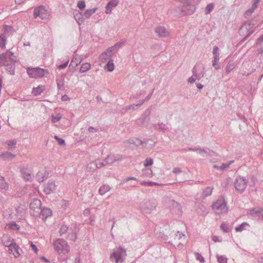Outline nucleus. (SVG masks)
<instances>
[{"instance_id":"39448f33","label":"nucleus","mask_w":263,"mask_h":263,"mask_svg":"<svg viewBox=\"0 0 263 263\" xmlns=\"http://www.w3.org/2000/svg\"><path fill=\"white\" fill-rule=\"evenodd\" d=\"M59 233L60 236H63L67 234V238L70 240L74 241L77 238V230L76 228H69L67 225L63 224L61 226L59 229Z\"/></svg>"},{"instance_id":"a18cd8bd","label":"nucleus","mask_w":263,"mask_h":263,"mask_svg":"<svg viewBox=\"0 0 263 263\" xmlns=\"http://www.w3.org/2000/svg\"><path fill=\"white\" fill-rule=\"evenodd\" d=\"M220 228L221 230H222V231L225 233H229L231 231V230L229 224L225 222H222L221 223Z\"/></svg>"},{"instance_id":"2f4dec72","label":"nucleus","mask_w":263,"mask_h":263,"mask_svg":"<svg viewBox=\"0 0 263 263\" xmlns=\"http://www.w3.org/2000/svg\"><path fill=\"white\" fill-rule=\"evenodd\" d=\"M45 90V86L44 85H40L36 88H33L32 91V93L34 96H38L41 95V93Z\"/></svg>"},{"instance_id":"79ce46f5","label":"nucleus","mask_w":263,"mask_h":263,"mask_svg":"<svg viewBox=\"0 0 263 263\" xmlns=\"http://www.w3.org/2000/svg\"><path fill=\"white\" fill-rule=\"evenodd\" d=\"M248 226H249V224L246 222H244L242 223L241 224L236 227L235 228V230L236 232H242L243 230H246V227Z\"/></svg>"},{"instance_id":"6e6d98bb","label":"nucleus","mask_w":263,"mask_h":263,"mask_svg":"<svg viewBox=\"0 0 263 263\" xmlns=\"http://www.w3.org/2000/svg\"><path fill=\"white\" fill-rule=\"evenodd\" d=\"M119 4V0H111L108 3V7H111V8H114L116 7Z\"/></svg>"},{"instance_id":"a878e982","label":"nucleus","mask_w":263,"mask_h":263,"mask_svg":"<svg viewBox=\"0 0 263 263\" xmlns=\"http://www.w3.org/2000/svg\"><path fill=\"white\" fill-rule=\"evenodd\" d=\"M15 62L11 63H7L6 64H2L6 66V70L10 73V74L13 75L15 73Z\"/></svg>"},{"instance_id":"5701e85b","label":"nucleus","mask_w":263,"mask_h":263,"mask_svg":"<svg viewBox=\"0 0 263 263\" xmlns=\"http://www.w3.org/2000/svg\"><path fill=\"white\" fill-rule=\"evenodd\" d=\"M199 65L196 64L192 69L193 76L189 78L188 82L190 83H193L195 82L196 79L198 80V77L197 76V68Z\"/></svg>"},{"instance_id":"f3484780","label":"nucleus","mask_w":263,"mask_h":263,"mask_svg":"<svg viewBox=\"0 0 263 263\" xmlns=\"http://www.w3.org/2000/svg\"><path fill=\"white\" fill-rule=\"evenodd\" d=\"M155 32L160 37H165L169 35V32L164 27L161 26H159L155 28Z\"/></svg>"},{"instance_id":"5fc2aeb1","label":"nucleus","mask_w":263,"mask_h":263,"mask_svg":"<svg viewBox=\"0 0 263 263\" xmlns=\"http://www.w3.org/2000/svg\"><path fill=\"white\" fill-rule=\"evenodd\" d=\"M235 67V65L233 63H229L227 65L226 68L227 73H229Z\"/></svg>"},{"instance_id":"774afa93","label":"nucleus","mask_w":263,"mask_h":263,"mask_svg":"<svg viewBox=\"0 0 263 263\" xmlns=\"http://www.w3.org/2000/svg\"><path fill=\"white\" fill-rule=\"evenodd\" d=\"M202 70L201 71L200 73H197V76L198 77V80H200L202 78H203L205 75V71H204V67L202 66Z\"/></svg>"},{"instance_id":"4468645a","label":"nucleus","mask_w":263,"mask_h":263,"mask_svg":"<svg viewBox=\"0 0 263 263\" xmlns=\"http://www.w3.org/2000/svg\"><path fill=\"white\" fill-rule=\"evenodd\" d=\"M22 176L25 181H31L33 179V177L30 173V171L25 167L21 168L20 170Z\"/></svg>"},{"instance_id":"aec40b11","label":"nucleus","mask_w":263,"mask_h":263,"mask_svg":"<svg viewBox=\"0 0 263 263\" xmlns=\"http://www.w3.org/2000/svg\"><path fill=\"white\" fill-rule=\"evenodd\" d=\"M254 26V24L251 22L245 23L239 29V32L240 34L242 33V31L243 30H245L246 31L248 32V33L251 30H255L254 29H253Z\"/></svg>"},{"instance_id":"1a4fd4ad","label":"nucleus","mask_w":263,"mask_h":263,"mask_svg":"<svg viewBox=\"0 0 263 263\" xmlns=\"http://www.w3.org/2000/svg\"><path fill=\"white\" fill-rule=\"evenodd\" d=\"M41 201L37 198H34L30 203V208L33 211L31 213L34 216H37L41 209Z\"/></svg>"},{"instance_id":"0eeeda50","label":"nucleus","mask_w":263,"mask_h":263,"mask_svg":"<svg viewBox=\"0 0 263 263\" xmlns=\"http://www.w3.org/2000/svg\"><path fill=\"white\" fill-rule=\"evenodd\" d=\"M247 183L248 181L245 177L240 176L237 177L234 182L236 190L242 193L246 188Z\"/></svg>"},{"instance_id":"ddd939ff","label":"nucleus","mask_w":263,"mask_h":263,"mask_svg":"<svg viewBox=\"0 0 263 263\" xmlns=\"http://www.w3.org/2000/svg\"><path fill=\"white\" fill-rule=\"evenodd\" d=\"M114 51L110 47L104 51L100 56V60L102 62H105L113 55Z\"/></svg>"},{"instance_id":"49530a36","label":"nucleus","mask_w":263,"mask_h":263,"mask_svg":"<svg viewBox=\"0 0 263 263\" xmlns=\"http://www.w3.org/2000/svg\"><path fill=\"white\" fill-rule=\"evenodd\" d=\"M219 60V57L216 56L212 61V65L215 69L218 70L220 68V66L218 65Z\"/></svg>"},{"instance_id":"052dcab7","label":"nucleus","mask_w":263,"mask_h":263,"mask_svg":"<svg viewBox=\"0 0 263 263\" xmlns=\"http://www.w3.org/2000/svg\"><path fill=\"white\" fill-rule=\"evenodd\" d=\"M196 259L200 261L201 262H204L205 260L203 257L198 253H195Z\"/></svg>"},{"instance_id":"a19ab883","label":"nucleus","mask_w":263,"mask_h":263,"mask_svg":"<svg viewBox=\"0 0 263 263\" xmlns=\"http://www.w3.org/2000/svg\"><path fill=\"white\" fill-rule=\"evenodd\" d=\"M114 64L112 60H109L107 64L105 66V69H107L108 71H112L114 69Z\"/></svg>"},{"instance_id":"4d7b16f0","label":"nucleus","mask_w":263,"mask_h":263,"mask_svg":"<svg viewBox=\"0 0 263 263\" xmlns=\"http://www.w3.org/2000/svg\"><path fill=\"white\" fill-rule=\"evenodd\" d=\"M254 11V10L253 8H250V9H249L245 12V13L244 14L245 17H246V18L249 17L252 15V14L253 13Z\"/></svg>"},{"instance_id":"f03ea898","label":"nucleus","mask_w":263,"mask_h":263,"mask_svg":"<svg viewBox=\"0 0 263 263\" xmlns=\"http://www.w3.org/2000/svg\"><path fill=\"white\" fill-rule=\"evenodd\" d=\"M126 256V250L121 247L114 248L110 255V260L115 263L122 262Z\"/></svg>"},{"instance_id":"603ef678","label":"nucleus","mask_w":263,"mask_h":263,"mask_svg":"<svg viewBox=\"0 0 263 263\" xmlns=\"http://www.w3.org/2000/svg\"><path fill=\"white\" fill-rule=\"evenodd\" d=\"M61 119L62 116L59 114L55 116L53 115L51 116V122L53 123L59 122Z\"/></svg>"},{"instance_id":"3c124183","label":"nucleus","mask_w":263,"mask_h":263,"mask_svg":"<svg viewBox=\"0 0 263 263\" xmlns=\"http://www.w3.org/2000/svg\"><path fill=\"white\" fill-rule=\"evenodd\" d=\"M234 160H231L227 163H222L220 166L219 169L220 170H224L229 167L230 165L234 162Z\"/></svg>"},{"instance_id":"bf43d9fd","label":"nucleus","mask_w":263,"mask_h":263,"mask_svg":"<svg viewBox=\"0 0 263 263\" xmlns=\"http://www.w3.org/2000/svg\"><path fill=\"white\" fill-rule=\"evenodd\" d=\"M255 30H252L249 31L247 34L241 40V43L244 42L247 40L254 32Z\"/></svg>"},{"instance_id":"6e6552de","label":"nucleus","mask_w":263,"mask_h":263,"mask_svg":"<svg viewBox=\"0 0 263 263\" xmlns=\"http://www.w3.org/2000/svg\"><path fill=\"white\" fill-rule=\"evenodd\" d=\"M33 15L35 18L39 17L42 20L47 19L49 16L48 11L44 6H40L35 8L34 10Z\"/></svg>"},{"instance_id":"bb28decb","label":"nucleus","mask_w":263,"mask_h":263,"mask_svg":"<svg viewBox=\"0 0 263 263\" xmlns=\"http://www.w3.org/2000/svg\"><path fill=\"white\" fill-rule=\"evenodd\" d=\"M74 17L78 24L80 25L84 22V16L81 12H77L74 13Z\"/></svg>"},{"instance_id":"09e8293b","label":"nucleus","mask_w":263,"mask_h":263,"mask_svg":"<svg viewBox=\"0 0 263 263\" xmlns=\"http://www.w3.org/2000/svg\"><path fill=\"white\" fill-rule=\"evenodd\" d=\"M140 184L145 186H152L153 185H158V183L153 181H142Z\"/></svg>"},{"instance_id":"a211bd4d","label":"nucleus","mask_w":263,"mask_h":263,"mask_svg":"<svg viewBox=\"0 0 263 263\" xmlns=\"http://www.w3.org/2000/svg\"><path fill=\"white\" fill-rule=\"evenodd\" d=\"M49 173L46 170H41L36 175V179L39 182H43L48 177Z\"/></svg>"},{"instance_id":"4be33fe9","label":"nucleus","mask_w":263,"mask_h":263,"mask_svg":"<svg viewBox=\"0 0 263 263\" xmlns=\"http://www.w3.org/2000/svg\"><path fill=\"white\" fill-rule=\"evenodd\" d=\"M196 152L201 156H204V154H206L209 156H212L214 153L213 151L210 149L208 148H202L201 147H197Z\"/></svg>"},{"instance_id":"680f3d73","label":"nucleus","mask_w":263,"mask_h":263,"mask_svg":"<svg viewBox=\"0 0 263 263\" xmlns=\"http://www.w3.org/2000/svg\"><path fill=\"white\" fill-rule=\"evenodd\" d=\"M219 48L217 46H215L213 48V54L214 55V58H215L216 56H217L218 57H219V53L218 52Z\"/></svg>"},{"instance_id":"f8f14e48","label":"nucleus","mask_w":263,"mask_h":263,"mask_svg":"<svg viewBox=\"0 0 263 263\" xmlns=\"http://www.w3.org/2000/svg\"><path fill=\"white\" fill-rule=\"evenodd\" d=\"M156 206L150 201H145L141 204V210L145 213H150L152 211L154 210Z\"/></svg>"},{"instance_id":"473e14b6","label":"nucleus","mask_w":263,"mask_h":263,"mask_svg":"<svg viewBox=\"0 0 263 263\" xmlns=\"http://www.w3.org/2000/svg\"><path fill=\"white\" fill-rule=\"evenodd\" d=\"M153 176V172L151 168H145L143 169L141 176L145 178V177H148L151 178Z\"/></svg>"},{"instance_id":"c03bdc74","label":"nucleus","mask_w":263,"mask_h":263,"mask_svg":"<svg viewBox=\"0 0 263 263\" xmlns=\"http://www.w3.org/2000/svg\"><path fill=\"white\" fill-rule=\"evenodd\" d=\"M216 257L218 263H227L228 258L225 256L217 254Z\"/></svg>"},{"instance_id":"393cba45","label":"nucleus","mask_w":263,"mask_h":263,"mask_svg":"<svg viewBox=\"0 0 263 263\" xmlns=\"http://www.w3.org/2000/svg\"><path fill=\"white\" fill-rule=\"evenodd\" d=\"M18 250V247L16 244H11L9 246V251H11L10 253H12L15 257H18L20 255Z\"/></svg>"},{"instance_id":"7ed1b4c3","label":"nucleus","mask_w":263,"mask_h":263,"mask_svg":"<svg viewBox=\"0 0 263 263\" xmlns=\"http://www.w3.org/2000/svg\"><path fill=\"white\" fill-rule=\"evenodd\" d=\"M53 246L55 250L59 254L68 253L70 251L69 246L63 239H57L54 241Z\"/></svg>"},{"instance_id":"c756f323","label":"nucleus","mask_w":263,"mask_h":263,"mask_svg":"<svg viewBox=\"0 0 263 263\" xmlns=\"http://www.w3.org/2000/svg\"><path fill=\"white\" fill-rule=\"evenodd\" d=\"M13 31V28L12 27L7 25L4 26V33L2 34L7 37L10 35Z\"/></svg>"},{"instance_id":"dca6fc26","label":"nucleus","mask_w":263,"mask_h":263,"mask_svg":"<svg viewBox=\"0 0 263 263\" xmlns=\"http://www.w3.org/2000/svg\"><path fill=\"white\" fill-rule=\"evenodd\" d=\"M56 186L54 181L49 180L45 186L44 191L46 194H50L55 190Z\"/></svg>"},{"instance_id":"9d476101","label":"nucleus","mask_w":263,"mask_h":263,"mask_svg":"<svg viewBox=\"0 0 263 263\" xmlns=\"http://www.w3.org/2000/svg\"><path fill=\"white\" fill-rule=\"evenodd\" d=\"M250 214L258 222H263V209L260 208H253L250 210Z\"/></svg>"},{"instance_id":"ea45409f","label":"nucleus","mask_w":263,"mask_h":263,"mask_svg":"<svg viewBox=\"0 0 263 263\" xmlns=\"http://www.w3.org/2000/svg\"><path fill=\"white\" fill-rule=\"evenodd\" d=\"M8 187V184L6 182L4 178L0 175V189L6 190Z\"/></svg>"},{"instance_id":"f704fd0d","label":"nucleus","mask_w":263,"mask_h":263,"mask_svg":"<svg viewBox=\"0 0 263 263\" xmlns=\"http://www.w3.org/2000/svg\"><path fill=\"white\" fill-rule=\"evenodd\" d=\"M1 157L4 159V160H12L13 159L15 155L12 154L11 153L9 152H6L5 153H4L1 154Z\"/></svg>"},{"instance_id":"412c9836","label":"nucleus","mask_w":263,"mask_h":263,"mask_svg":"<svg viewBox=\"0 0 263 263\" xmlns=\"http://www.w3.org/2000/svg\"><path fill=\"white\" fill-rule=\"evenodd\" d=\"M82 61V59L80 55L77 54L73 55L69 67L70 68L71 67H72L73 68H75L81 63Z\"/></svg>"},{"instance_id":"58836bf2","label":"nucleus","mask_w":263,"mask_h":263,"mask_svg":"<svg viewBox=\"0 0 263 263\" xmlns=\"http://www.w3.org/2000/svg\"><path fill=\"white\" fill-rule=\"evenodd\" d=\"M127 142L129 144H135L137 146L139 145H142L143 143H146V142H145V141H142L139 139H135L133 138L129 139L127 141Z\"/></svg>"},{"instance_id":"423d86ee","label":"nucleus","mask_w":263,"mask_h":263,"mask_svg":"<svg viewBox=\"0 0 263 263\" xmlns=\"http://www.w3.org/2000/svg\"><path fill=\"white\" fill-rule=\"evenodd\" d=\"M17 61L16 57L11 51L8 50L0 55V64H6Z\"/></svg>"},{"instance_id":"cd10ccee","label":"nucleus","mask_w":263,"mask_h":263,"mask_svg":"<svg viewBox=\"0 0 263 263\" xmlns=\"http://www.w3.org/2000/svg\"><path fill=\"white\" fill-rule=\"evenodd\" d=\"M155 128L158 129L163 132L169 130L168 126L162 122H158L157 125H155Z\"/></svg>"},{"instance_id":"13d9d810","label":"nucleus","mask_w":263,"mask_h":263,"mask_svg":"<svg viewBox=\"0 0 263 263\" xmlns=\"http://www.w3.org/2000/svg\"><path fill=\"white\" fill-rule=\"evenodd\" d=\"M132 180L138 181V179L134 177H129L124 179L122 181V182L120 183V184H123L126 183L127 182H128L130 180Z\"/></svg>"},{"instance_id":"c85d7f7f","label":"nucleus","mask_w":263,"mask_h":263,"mask_svg":"<svg viewBox=\"0 0 263 263\" xmlns=\"http://www.w3.org/2000/svg\"><path fill=\"white\" fill-rule=\"evenodd\" d=\"M120 159L119 158H117L115 156H110V155H108L105 159H104V162H105V163H106V165L107 164H109V165H111L114 162H115V161H119L120 160Z\"/></svg>"},{"instance_id":"0e129e2a","label":"nucleus","mask_w":263,"mask_h":263,"mask_svg":"<svg viewBox=\"0 0 263 263\" xmlns=\"http://www.w3.org/2000/svg\"><path fill=\"white\" fill-rule=\"evenodd\" d=\"M259 1L260 0H253L252 1V4L251 8H253L255 10L257 8L258 4Z\"/></svg>"},{"instance_id":"2eb2a0df","label":"nucleus","mask_w":263,"mask_h":263,"mask_svg":"<svg viewBox=\"0 0 263 263\" xmlns=\"http://www.w3.org/2000/svg\"><path fill=\"white\" fill-rule=\"evenodd\" d=\"M151 113V109H147L145 110L141 117L136 120V123L139 126H143L145 122L146 118L149 116Z\"/></svg>"},{"instance_id":"f257e3e1","label":"nucleus","mask_w":263,"mask_h":263,"mask_svg":"<svg viewBox=\"0 0 263 263\" xmlns=\"http://www.w3.org/2000/svg\"><path fill=\"white\" fill-rule=\"evenodd\" d=\"M212 209L217 215L226 214L228 213L229 207L227 201L223 196H220L212 205Z\"/></svg>"},{"instance_id":"4c0bfd02","label":"nucleus","mask_w":263,"mask_h":263,"mask_svg":"<svg viewBox=\"0 0 263 263\" xmlns=\"http://www.w3.org/2000/svg\"><path fill=\"white\" fill-rule=\"evenodd\" d=\"M91 67V64L89 63H83L80 67V72L83 73L87 71L90 69Z\"/></svg>"},{"instance_id":"e2e57ef3","label":"nucleus","mask_w":263,"mask_h":263,"mask_svg":"<svg viewBox=\"0 0 263 263\" xmlns=\"http://www.w3.org/2000/svg\"><path fill=\"white\" fill-rule=\"evenodd\" d=\"M85 3L84 1H79L78 3V4H77V6L80 9V10H82L85 7Z\"/></svg>"},{"instance_id":"8fccbe9b","label":"nucleus","mask_w":263,"mask_h":263,"mask_svg":"<svg viewBox=\"0 0 263 263\" xmlns=\"http://www.w3.org/2000/svg\"><path fill=\"white\" fill-rule=\"evenodd\" d=\"M56 82L57 84V87L58 90H62L64 85V80H60L58 79H56Z\"/></svg>"},{"instance_id":"c9c22d12","label":"nucleus","mask_w":263,"mask_h":263,"mask_svg":"<svg viewBox=\"0 0 263 263\" xmlns=\"http://www.w3.org/2000/svg\"><path fill=\"white\" fill-rule=\"evenodd\" d=\"M126 42V40H122L121 41L117 43L114 46L110 47V49H112L114 51L118 50V49L121 47Z\"/></svg>"},{"instance_id":"9b49d317","label":"nucleus","mask_w":263,"mask_h":263,"mask_svg":"<svg viewBox=\"0 0 263 263\" xmlns=\"http://www.w3.org/2000/svg\"><path fill=\"white\" fill-rule=\"evenodd\" d=\"M196 10V6L190 3L184 5L181 8L182 14L183 15H191L195 12Z\"/></svg>"},{"instance_id":"72a5a7b5","label":"nucleus","mask_w":263,"mask_h":263,"mask_svg":"<svg viewBox=\"0 0 263 263\" xmlns=\"http://www.w3.org/2000/svg\"><path fill=\"white\" fill-rule=\"evenodd\" d=\"M213 190V187L212 186H208L206 187L202 192V197L203 198L207 197L209 196H210Z\"/></svg>"},{"instance_id":"e433bc0d","label":"nucleus","mask_w":263,"mask_h":263,"mask_svg":"<svg viewBox=\"0 0 263 263\" xmlns=\"http://www.w3.org/2000/svg\"><path fill=\"white\" fill-rule=\"evenodd\" d=\"M110 189V187L108 185L104 184L100 187L99 193L101 195H103L106 192H108Z\"/></svg>"},{"instance_id":"7c9ffc66","label":"nucleus","mask_w":263,"mask_h":263,"mask_svg":"<svg viewBox=\"0 0 263 263\" xmlns=\"http://www.w3.org/2000/svg\"><path fill=\"white\" fill-rule=\"evenodd\" d=\"M97 9L98 8L97 7L92 9H87L83 14L84 17L85 18H89L93 13L96 12Z\"/></svg>"},{"instance_id":"37998d69","label":"nucleus","mask_w":263,"mask_h":263,"mask_svg":"<svg viewBox=\"0 0 263 263\" xmlns=\"http://www.w3.org/2000/svg\"><path fill=\"white\" fill-rule=\"evenodd\" d=\"M7 37L2 34L0 35V47L4 48L6 47Z\"/></svg>"},{"instance_id":"864d4df0","label":"nucleus","mask_w":263,"mask_h":263,"mask_svg":"<svg viewBox=\"0 0 263 263\" xmlns=\"http://www.w3.org/2000/svg\"><path fill=\"white\" fill-rule=\"evenodd\" d=\"M153 164V160L151 158H147L144 162V165L145 167L152 165Z\"/></svg>"},{"instance_id":"338daca9","label":"nucleus","mask_w":263,"mask_h":263,"mask_svg":"<svg viewBox=\"0 0 263 263\" xmlns=\"http://www.w3.org/2000/svg\"><path fill=\"white\" fill-rule=\"evenodd\" d=\"M68 62H69V60H67L64 63L59 65L58 67V69L59 70H62V69L65 68L67 66Z\"/></svg>"},{"instance_id":"69168bd1","label":"nucleus","mask_w":263,"mask_h":263,"mask_svg":"<svg viewBox=\"0 0 263 263\" xmlns=\"http://www.w3.org/2000/svg\"><path fill=\"white\" fill-rule=\"evenodd\" d=\"M138 108L137 107V105L135 104H132V105H128L126 107V110H136Z\"/></svg>"},{"instance_id":"20e7f679","label":"nucleus","mask_w":263,"mask_h":263,"mask_svg":"<svg viewBox=\"0 0 263 263\" xmlns=\"http://www.w3.org/2000/svg\"><path fill=\"white\" fill-rule=\"evenodd\" d=\"M27 72L30 78H41L47 77L49 74L48 70L40 67L30 68L27 69Z\"/></svg>"},{"instance_id":"de8ad7c7","label":"nucleus","mask_w":263,"mask_h":263,"mask_svg":"<svg viewBox=\"0 0 263 263\" xmlns=\"http://www.w3.org/2000/svg\"><path fill=\"white\" fill-rule=\"evenodd\" d=\"M214 5L213 3L209 4L205 8V13L206 14H210L211 11L213 10Z\"/></svg>"},{"instance_id":"b1692460","label":"nucleus","mask_w":263,"mask_h":263,"mask_svg":"<svg viewBox=\"0 0 263 263\" xmlns=\"http://www.w3.org/2000/svg\"><path fill=\"white\" fill-rule=\"evenodd\" d=\"M197 212L201 216H205L209 213V209L204 205H200L197 209Z\"/></svg>"},{"instance_id":"6ab92c4d","label":"nucleus","mask_w":263,"mask_h":263,"mask_svg":"<svg viewBox=\"0 0 263 263\" xmlns=\"http://www.w3.org/2000/svg\"><path fill=\"white\" fill-rule=\"evenodd\" d=\"M39 215L43 220H45L48 217L52 215V211L49 208H43L40 210Z\"/></svg>"}]
</instances>
